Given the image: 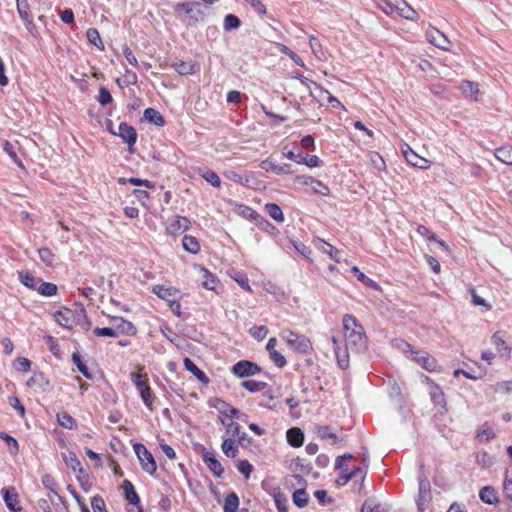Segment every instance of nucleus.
<instances>
[{
	"mask_svg": "<svg viewBox=\"0 0 512 512\" xmlns=\"http://www.w3.org/2000/svg\"><path fill=\"white\" fill-rule=\"evenodd\" d=\"M223 453L229 458H235L239 452L238 447L232 439H224L221 445Z\"/></svg>",
	"mask_w": 512,
	"mask_h": 512,
	"instance_id": "nucleus-35",
	"label": "nucleus"
},
{
	"mask_svg": "<svg viewBox=\"0 0 512 512\" xmlns=\"http://www.w3.org/2000/svg\"><path fill=\"white\" fill-rule=\"evenodd\" d=\"M63 460L69 469L73 470L74 472H83L81 463L74 452L64 454Z\"/></svg>",
	"mask_w": 512,
	"mask_h": 512,
	"instance_id": "nucleus-28",
	"label": "nucleus"
},
{
	"mask_svg": "<svg viewBox=\"0 0 512 512\" xmlns=\"http://www.w3.org/2000/svg\"><path fill=\"white\" fill-rule=\"evenodd\" d=\"M491 342L495 346L498 354L506 359L510 358L511 349L506 344L500 332H495L491 337Z\"/></svg>",
	"mask_w": 512,
	"mask_h": 512,
	"instance_id": "nucleus-18",
	"label": "nucleus"
},
{
	"mask_svg": "<svg viewBox=\"0 0 512 512\" xmlns=\"http://www.w3.org/2000/svg\"><path fill=\"white\" fill-rule=\"evenodd\" d=\"M308 494L304 489H298L293 493V502L296 506L303 508L308 504Z\"/></svg>",
	"mask_w": 512,
	"mask_h": 512,
	"instance_id": "nucleus-42",
	"label": "nucleus"
},
{
	"mask_svg": "<svg viewBox=\"0 0 512 512\" xmlns=\"http://www.w3.org/2000/svg\"><path fill=\"white\" fill-rule=\"evenodd\" d=\"M133 449L141 463L142 469L148 474L153 475L157 470L153 455L141 443L134 444Z\"/></svg>",
	"mask_w": 512,
	"mask_h": 512,
	"instance_id": "nucleus-5",
	"label": "nucleus"
},
{
	"mask_svg": "<svg viewBox=\"0 0 512 512\" xmlns=\"http://www.w3.org/2000/svg\"><path fill=\"white\" fill-rule=\"evenodd\" d=\"M122 488L125 498L130 504L137 505L140 502V499L134 489V486L129 480L123 481Z\"/></svg>",
	"mask_w": 512,
	"mask_h": 512,
	"instance_id": "nucleus-22",
	"label": "nucleus"
},
{
	"mask_svg": "<svg viewBox=\"0 0 512 512\" xmlns=\"http://www.w3.org/2000/svg\"><path fill=\"white\" fill-rule=\"evenodd\" d=\"M460 90L466 98L473 101L479 100L480 90L477 83L468 80L462 81Z\"/></svg>",
	"mask_w": 512,
	"mask_h": 512,
	"instance_id": "nucleus-17",
	"label": "nucleus"
},
{
	"mask_svg": "<svg viewBox=\"0 0 512 512\" xmlns=\"http://www.w3.org/2000/svg\"><path fill=\"white\" fill-rule=\"evenodd\" d=\"M0 438H2L7 443L12 454H16L18 452L19 445L16 439L4 432H0Z\"/></svg>",
	"mask_w": 512,
	"mask_h": 512,
	"instance_id": "nucleus-55",
	"label": "nucleus"
},
{
	"mask_svg": "<svg viewBox=\"0 0 512 512\" xmlns=\"http://www.w3.org/2000/svg\"><path fill=\"white\" fill-rule=\"evenodd\" d=\"M284 156L289 160L296 161L299 164H305L311 168L318 167L321 163L320 158L316 155L303 156L302 154H295L294 152L289 151L284 153Z\"/></svg>",
	"mask_w": 512,
	"mask_h": 512,
	"instance_id": "nucleus-14",
	"label": "nucleus"
},
{
	"mask_svg": "<svg viewBox=\"0 0 512 512\" xmlns=\"http://www.w3.org/2000/svg\"><path fill=\"white\" fill-rule=\"evenodd\" d=\"M144 118L157 126H163L165 123L163 116L153 108L145 109Z\"/></svg>",
	"mask_w": 512,
	"mask_h": 512,
	"instance_id": "nucleus-33",
	"label": "nucleus"
},
{
	"mask_svg": "<svg viewBox=\"0 0 512 512\" xmlns=\"http://www.w3.org/2000/svg\"><path fill=\"white\" fill-rule=\"evenodd\" d=\"M266 213L276 222L281 223L284 221V214L281 208L275 203H268L265 205Z\"/></svg>",
	"mask_w": 512,
	"mask_h": 512,
	"instance_id": "nucleus-32",
	"label": "nucleus"
},
{
	"mask_svg": "<svg viewBox=\"0 0 512 512\" xmlns=\"http://www.w3.org/2000/svg\"><path fill=\"white\" fill-rule=\"evenodd\" d=\"M86 36L88 41L99 48L100 50H104L103 42L100 38V34L97 29L95 28H89L86 32Z\"/></svg>",
	"mask_w": 512,
	"mask_h": 512,
	"instance_id": "nucleus-40",
	"label": "nucleus"
},
{
	"mask_svg": "<svg viewBox=\"0 0 512 512\" xmlns=\"http://www.w3.org/2000/svg\"><path fill=\"white\" fill-rule=\"evenodd\" d=\"M190 225V221L186 217L175 216L173 217L168 226L167 231L171 235H179L185 232Z\"/></svg>",
	"mask_w": 512,
	"mask_h": 512,
	"instance_id": "nucleus-13",
	"label": "nucleus"
},
{
	"mask_svg": "<svg viewBox=\"0 0 512 512\" xmlns=\"http://www.w3.org/2000/svg\"><path fill=\"white\" fill-rule=\"evenodd\" d=\"M479 497L486 504H495L498 501L496 491L490 486L483 487L479 492Z\"/></svg>",
	"mask_w": 512,
	"mask_h": 512,
	"instance_id": "nucleus-30",
	"label": "nucleus"
},
{
	"mask_svg": "<svg viewBox=\"0 0 512 512\" xmlns=\"http://www.w3.org/2000/svg\"><path fill=\"white\" fill-rule=\"evenodd\" d=\"M274 500H275V504L278 509V512H287V507H286L287 499L283 494H280V493L276 494L274 496Z\"/></svg>",
	"mask_w": 512,
	"mask_h": 512,
	"instance_id": "nucleus-62",
	"label": "nucleus"
},
{
	"mask_svg": "<svg viewBox=\"0 0 512 512\" xmlns=\"http://www.w3.org/2000/svg\"><path fill=\"white\" fill-rule=\"evenodd\" d=\"M54 320L64 328H72L75 323V313L63 307L53 314Z\"/></svg>",
	"mask_w": 512,
	"mask_h": 512,
	"instance_id": "nucleus-12",
	"label": "nucleus"
},
{
	"mask_svg": "<svg viewBox=\"0 0 512 512\" xmlns=\"http://www.w3.org/2000/svg\"><path fill=\"white\" fill-rule=\"evenodd\" d=\"M318 436L322 439L331 440L334 444L337 441V436L332 432L329 426H320L317 428Z\"/></svg>",
	"mask_w": 512,
	"mask_h": 512,
	"instance_id": "nucleus-48",
	"label": "nucleus"
},
{
	"mask_svg": "<svg viewBox=\"0 0 512 512\" xmlns=\"http://www.w3.org/2000/svg\"><path fill=\"white\" fill-rule=\"evenodd\" d=\"M204 462L209 470L217 477H221L224 472V468L221 463L210 453H205L203 456Z\"/></svg>",
	"mask_w": 512,
	"mask_h": 512,
	"instance_id": "nucleus-20",
	"label": "nucleus"
},
{
	"mask_svg": "<svg viewBox=\"0 0 512 512\" xmlns=\"http://www.w3.org/2000/svg\"><path fill=\"white\" fill-rule=\"evenodd\" d=\"M16 5H17V11H18L20 18L24 22L26 28L28 30H31V27L34 24H33V19H32L31 13H30V7H29L28 1L27 0H16Z\"/></svg>",
	"mask_w": 512,
	"mask_h": 512,
	"instance_id": "nucleus-16",
	"label": "nucleus"
},
{
	"mask_svg": "<svg viewBox=\"0 0 512 512\" xmlns=\"http://www.w3.org/2000/svg\"><path fill=\"white\" fill-rule=\"evenodd\" d=\"M182 246L184 250L191 254H197L200 251V245L197 239L189 235L183 237Z\"/></svg>",
	"mask_w": 512,
	"mask_h": 512,
	"instance_id": "nucleus-31",
	"label": "nucleus"
},
{
	"mask_svg": "<svg viewBox=\"0 0 512 512\" xmlns=\"http://www.w3.org/2000/svg\"><path fill=\"white\" fill-rule=\"evenodd\" d=\"M180 75H190L194 73V64L192 62L177 61L172 65Z\"/></svg>",
	"mask_w": 512,
	"mask_h": 512,
	"instance_id": "nucleus-39",
	"label": "nucleus"
},
{
	"mask_svg": "<svg viewBox=\"0 0 512 512\" xmlns=\"http://www.w3.org/2000/svg\"><path fill=\"white\" fill-rule=\"evenodd\" d=\"M343 333L345 339V350L341 351L338 340L332 337L334 352L340 368L349 366V351L359 354L367 349V337L363 326L350 314L343 317Z\"/></svg>",
	"mask_w": 512,
	"mask_h": 512,
	"instance_id": "nucleus-1",
	"label": "nucleus"
},
{
	"mask_svg": "<svg viewBox=\"0 0 512 512\" xmlns=\"http://www.w3.org/2000/svg\"><path fill=\"white\" fill-rule=\"evenodd\" d=\"M91 507L94 512H107L105 502L100 496H94L92 498Z\"/></svg>",
	"mask_w": 512,
	"mask_h": 512,
	"instance_id": "nucleus-58",
	"label": "nucleus"
},
{
	"mask_svg": "<svg viewBox=\"0 0 512 512\" xmlns=\"http://www.w3.org/2000/svg\"><path fill=\"white\" fill-rule=\"evenodd\" d=\"M183 364H184V367L186 368V370L191 372L200 382H202L204 384L209 383V379L205 375V373L202 370H200L190 358H188V357L184 358Z\"/></svg>",
	"mask_w": 512,
	"mask_h": 512,
	"instance_id": "nucleus-21",
	"label": "nucleus"
},
{
	"mask_svg": "<svg viewBox=\"0 0 512 512\" xmlns=\"http://www.w3.org/2000/svg\"><path fill=\"white\" fill-rule=\"evenodd\" d=\"M369 465V456L367 451L363 453L362 459H361V466H358L354 468L353 470L348 469L349 475H351V479H361L364 480L367 474V468Z\"/></svg>",
	"mask_w": 512,
	"mask_h": 512,
	"instance_id": "nucleus-19",
	"label": "nucleus"
},
{
	"mask_svg": "<svg viewBox=\"0 0 512 512\" xmlns=\"http://www.w3.org/2000/svg\"><path fill=\"white\" fill-rule=\"evenodd\" d=\"M369 160L371 165L378 171L385 169V161L380 154L373 152L369 154Z\"/></svg>",
	"mask_w": 512,
	"mask_h": 512,
	"instance_id": "nucleus-51",
	"label": "nucleus"
},
{
	"mask_svg": "<svg viewBox=\"0 0 512 512\" xmlns=\"http://www.w3.org/2000/svg\"><path fill=\"white\" fill-rule=\"evenodd\" d=\"M31 362L27 358L19 357L15 360V367L18 371L28 372L30 370Z\"/></svg>",
	"mask_w": 512,
	"mask_h": 512,
	"instance_id": "nucleus-61",
	"label": "nucleus"
},
{
	"mask_svg": "<svg viewBox=\"0 0 512 512\" xmlns=\"http://www.w3.org/2000/svg\"><path fill=\"white\" fill-rule=\"evenodd\" d=\"M426 38L431 44H433L437 48H440L442 50H449L450 48L449 39L438 29H429L426 32Z\"/></svg>",
	"mask_w": 512,
	"mask_h": 512,
	"instance_id": "nucleus-10",
	"label": "nucleus"
},
{
	"mask_svg": "<svg viewBox=\"0 0 512 512\" xmlns=\"http://www.w3.org/2000/svg\"><path fill=\"white\" fill-rule=\"evenodd\" d=\"M287 441L293 447H300L303 444L304 435L299 428H290L287 433Z\"/></svg>",
	"mask_w": 512,
	"mask_h": 512,
	"instance_id": "nucleus-24",
	"label": "nucleus"
},
{
	"mask_svg": "<svg viewBox=\"0 0 512 512\" xmlns=\"http://www.w3.org/2000/svg\"><path fill=\"white\" fill-rule=\"evenodd\" d=\"M239 506V498L238 496L232 492L230 493L224 501V512H236Z\"/></svg>",
	"mask_w": 512,
	"mask_h": 512,
	"instance_id": "nucleus-38",
	"label": "nucleus"
},
{
	"mask_svg": "<svg viewBox=\"0 0 512 512\" xmlns=\"http://www.w3.org/2000/svg\"><path fill=\"white\" fill-rule=\"evenodd\" d=\"M235 212L238 215H241V216H243L247 219H251V220H257L258 218H261V216L257 212H255L253 209H251L250 207L243 205V204H236Z\"/></svg>",
	"mask_w": 512,
	"mask_h": 512,
	"instance_id": "nucleus-34",
	"label": "nucleus"
},
{
	"mask_svg": "<svg viewBox=\"0 0 512 512\" xmlns=\"http://www.w3.org/2000/svg\"><path fill=\"white\" fill-rule=\"evenodd\" d=\"M212 407H214L220 414L229 418H240L239 410L228 404L222 399L214 398L210 401Z\"/></svg>",
	"mask_w": 512,
	"mask_h": 512,
	"instance_id": "nucleus-11",
	"label": "nucleus"
},
{
	"mask_svg": "<svg viewBox=\"0 0 512 512\" xmlns=\"http://www.w3.org/2000/svg\"><path fill=\"white\" fill-rule=\"evenodd\" d=\"M429 394L431 397V400L435 405H439L444 407L445 406V398L442 390L437 385H432L429 389Z\"/></svg>",
	"mask_w": 512,
	"mask_h": 512,
	"instance_id": "nucleus-36",
	"label": "nucleus"
},
{
	"mask_svg": "<svg viewBox=\"0 0 512 512\" xmlns=\"http://www.w3.org/2000/svg\"><path fill=\"white\" fill-rule=\"evenodd\" d=\"M494 391L498 393H510L512 392V380L497 382L494 386Z\"/></svg>",
	"mask_w": 512,
	"mask_h": 512,
	"instance_id": "nucleus-57",
	"label": "nucleus"
},
{
	"mask_svg": "<svg viewBox=\"0 0 512 512\" xmlns=\"http://www.w3.org/2000/svg\"><path fill=\"white\" fill-rule=\"evenodd\" d=\"M224 29L226 31L237 29L240 26V20L233 14H228L224 18Z\"/></svg>",
	"mask_w": 512,
	"mask_h": 512,
	"instance_id": "nucleus-49",
	"label": "nucleus"
},
{
	"mask_svg": "<svg viewBox=\"0 0 512 512\" xmlns=\"http://www.w3.org/2000/svg\"><path fill=\"white\" fill-rule=\"evenodd\" d=\"M40 259L48 266H51L54 262L55 255L48 248H41L38 250Z\"/></svg>",
	"mask_w": 512,
	"mask_h": 512,
	"instance_id": "nucleus-52",
	"label": "nucleus"
},
{
	"mask_svg": "<svg viewBox=\"0 0 512 512\" xmlns=\"http://www.w3.org/2000/svg\"><path fill=\"white\" fill-rule=\"evenodd\" d=\"M57 421L60 426L66 428V429H73L75 427L74 418L67 412L58 413Z\"/></svg>",
	"mask_w": 512,
	"mask_h": 512,
	"instance_id": "nucleus-41",
	"label": "nucleus"
},
{
	"mask_svg": "<svg viewBox=\"0 0 512 512\" xmlns=\"http://www.w3.org/2000/svg\"><path fill=\"white\" fill-rule=\"evenodd\" d=\"M237 469L245 476L246 479H248L253 470V466L247 460H240L237 464Z\"/></svg>",
	"mask_w": 512,
	"mask_h": 512,
	"instance_id": "nucleus-59",
	"label": "nucleus"
},
{
	"mask_svg": "<svg viewBox=\"0 0 512 512\" xmlns=\"http://www.w3.org/2000/svg\"><path fill=\"white\" fill-rule=\"evenodd\" d=\"M3 149L4 151L10 156V158L14 161V163H16L19 167H22V162L19 160L17 154H16V151H15V148L13 146V144H11L10 142L6 141L3 145Z\"/></svg>",
	"mask_w": 512,
	"mask_h": 512,
	"instance_id": "nucleus-56",
	"label": "nucleus"
},
{
	"mask_svg": "<svg viewBox=\"0 0 512 512\" xmlns=\"http://www.w3.org/2000/svg\"><path fill=\"white\" fill-rule=\"evenodd\" d=\"M203 178L214 187H219L221 184L220 177L212 170H206L202 174Z\"/></svg>",
	"mask_w": 512,
	"mask_h": 512,
	"instance_id": "nucleus-54",
	"label": "nucleus"
},
{
	"mask_svg": "<svg viewBox=\"0 0 512 512\" xmlns=\"http://www.w3.org/2000/svg\"><path fill=\"white\" fill-rule=\"evenodd\" d=\"M403 154L406 161L414 167L420 169H428L430 167V161L419 156L410 147H407V149L403 151Z\"/></svg>",
	"mask_w": 512,
	"mask_h": 512,
	"instance_id": "nucleus-15",
	"label": "nucleus"
},
{
	"mask_svg": "<svg viewBox=\"0 0 512 512\" xmlns=\"http://www.w3.org/2000/svg\"><path fill=\"white\" fill-rule=\"evenodd\" d=\"M19 280L20 282L30 288V289H36V279L35 277L29 273V272H26V271H22L19 273Z\"/></svg>",
	"mask_w": 512,
	"mask_h": 512,
	"instance_id": "nucleus-45",
	"label": "nucleus"
},
{
	"mask_svg": "<svg viewBox=\"0 0 512 512\" xmlns=\"http://www.w3.org/2000/svg\"><path fill=\"white\" fill-rule=\"evenodd\" d=\"M495 436L496 434L493 428L488 423H484L477 433V439L480 442L488 441L490 439H493Z\"/></svg>",
	"mask_w": 512,
	"mask_h": 512,
	"instance_id": "nucleus-37",
	"label": "nucleus"
},
{
	"mask_svg": "<svg viewBox=\"0 0 512 512\" xmlns=\"http://www.w3.org/2000/svg\"><path fill=\"white\" fill-rule=\"evenodd\" d=\"M377 5L387 15L397 13L408 20L418 19L417 12L405 0H380Z\"/></svg>",
	"mask_w": 512,
	"mask_h": 512,
	"instance_id": "nucleus-2",
	"label": "nucleus"
},
{
	"mask_svg": "<svg viewBox=\"0 0 512 512\" xmlns=\"http://www.w3.org/2000/svg\"><path fill=\"white\" fill-rule=\"evenodd\" d=\"M199 272L201 274L202 287L208 290H215L216 278L206 268L199 267Z\"/></svg>",
	"mask_w": 512,
	"mask_h": 512,
	"instance_id": "nucleus-25",
	"label": "nucleus"
},
{
	"mask_svg": "<svg viewBox=\"0 0 512 512\" xmlns=\"http://www.w3.org/2000/svg\"><path fill=\"white\" fill-rule=\"evenodd\" d=\"M113 321L116 329L121 333L128 335H134L136 333L135 326L131 322L124 320L122 317H115Z\"/></svg>",
	"mask_w": 512,
	"mask_h": 512,
	"instance_id": "nucleus-26",
	"label": "nucleus"
},
{
	"mask_svg": "<svg viewBox=\"0 0 512 512\" xmlns=\"http://www.w3.org/2000/svg\"><path fill=\"white\" fill-rule=\"evenodd\" d=\"M318 249L324 253L330 256L331 259L335 260L336 262L341 261V252L336 249L331 244L321 240L318 245Z\"/></svg>",
	"mask_w": 512,
	"mask_h": 512,
	"instance_id": "nucleus-27",
	"label": "nucleus"
},
{
	"mask_svg": "<svg viewBox=\"0 0 512 512\" xmlns=\"http://www.w3.org/2000/svg\"><path fill=\"white\" fill-rule=\"evenodd\" d=\"M495 157L506 165H512V146H505L495 150Z\"/></svg>",
	"mask_w": 512,
	"mask_h": 512,
	"instance_id": "nucleus-29",
	"label": "nucleus"
},
{
	"mask_svg": "<svg viewBox=\"0 0 512 512\" xmlns=\"http://www.w3.org/2000/svg\"><path fill=\"white\" fill-rule=\"evenodd\" d=\"M130 380L136 386L145 406L152 409L154 398L151 393V388L147 383V375L142 373H131Z\"/></svg>",
	"mask_w": 512,
	"mask_h": 512,
	"instance_id": "nucleus-4",
	"label": "nucleus"
},
{
	"mask_svg": "<svg viewBox=\"0 0 512 512\" xmlns=\"http://www.w3.org/2000/svg\"><path fill=\"white\" fill-rule=\"evenodd\" d=\"M330 94H331L330 92H328L327 90L322 89L321 87H319L317 85L315 86L314 90H310V95L315 100H317V102H319L321 105L325 104V102L328 100V96Z\"/></svg>",
	"mask_w": 512,
	"mask_h": 512,
	"instance_id": "nucleus-44",
	"label": "nucleus"
},
{
	"mask_svg": "<svg viewBox=\"0 0 512 512\" xmlns=\"http://www.w3.org/2000/svg\"><path fill=\"white\" fill-rule=\"evenodd\" d=\"M72 361L77 366L78 370L87 378L92 379V375L88 367L82 362L81 356L78 353H73Z\"/></svg>",
	"mask_w": 512,
	"mask_h": 512,
	"instance_id": "nucleus-46",
	"label": "nucleus"
},
{
	"mask_svg": "<svg viewBox=\"0 0 512 512\" xmlns=\"http://www.w3.org/2000/svg\"><path fill=\"white\" fill-rule=\"evenodd\" d=\"M152 292L168 304L180 298V291L172 286L154 285Z\"/></svg>",
	"mask_w": 512,
	"mask_h": 512,
	"instance_id": "nucleus-9",
	"label": "nucleus"
},
{
	"mask_svg": "<svg viewBox=\"0 0 512 512\" xmlns=\"http://www.w3.org/2000/svg\"><path fill=\"white\" fill-rule=\"evenodd\" d=\"M3 498H4L6 506L11 511L16 512V511L20 510V507L18 506V495L13 488L5 489Z\"/></svg>",
	"mask_w": 512,
	"mask_h": 512,
	"instance_id": "nucleus-23",
	"label": "nucleus"
},
{
	"mask_svg": "<svg viewBox=\"0 0 512 512\" xmlns=\"http://www.w3.org/2000/svg\"><path fill=\"white\" fill-rule=\"evenodd\" d=\"M241 386L248 390L249 392L253 393L261 391L266 386V383L255 380H246L241 383Z\"/></svg>",
	"mask_w": 512,
	"mask_h": 512,
	"instance_id": "nucleus-47",
	"label": "nucleus"
},
{
	"mask_svg": "<svg viewBox=\"0 0 512 512\" xmlns=\"http://www.w3.org/2000/svg\"><path fill=\"white\" fill-rule=\"evenodd\" d=\"M280 337L296 353L310 354L313 349L310 339L303 334L286 329L280 333Z\"/></svg>",
	"mask_w": 512,
	"mask_h": 512,
	"instance_id": "nucleus-3",
	"label": "nucleus"
},
{
	"mask_svg": "<svg viewBox=\"0 0 512 512\" xmlns=\"http://www.w3.org/2000/svg\"><path fill=\"white\" fill-rule=\"evenodd\" d=\"M432 499L430 483L427 479L419 477V491L416 504L419 512H424Z\"/></svg>",
	"mask_w": 512,
	"mask_h": 512,
	"instance_id": "nucleus-6",
	"label": "nucleus"
},
{
	"mask_svg": "<svg viewBox=\"0 0 512 512\" xmlns=\"http://www.w3.org/2000/svg\"><path fill=\"white\" fill-rule=\"evenodd\" d=\"M251 336L258 341L263 340L268 334V328L264 325L262 326H253L249 330Z\"/></svg>",
	"mask_w": 512,
	"mask_h": 512,
	"instance_id": "nucleus-50",
	"label": "nucleus"
},
{
	"mask_svg": "<svg viewBox=\"0 0 512 512\" xmlns=\"http://www.w3.org/2000/svg\"><path fill=\"white\" fill-rule=\"evenodd\" d=\"M118 135L125 143L128 144L130 152H133V146L137 140L136 130L125 122H122L118 126V132H113Z\"/></svg>",
	"mask_w": 512,
	"mask_h": 512,
	"instance_id": "nucleus-8",
	"label": "nucleus"
},
{
	"mask_svg": "<svg viewBox=\"0 0 512 512\" xmlns=\"http://www.w3.org/2000/svg\"><path fill=\"white\" fill-rule=\"evenodd\" d=\"M361 512H385V510L380 505L375 504L373 500L367 499L361 507Z\"/></svg>",
	"mask_w": 512,
	"mask_h": 512,
	"instance_id": "nucleus-53",
	"label": "nucleus"
},
{
	"mask_svg": "<svg viewBox=\"0 0 512 512\" xmlns=\"http://www.w3.org/2000/svg\"><path fill=\"white\" fill-rule=\"evenodd\" d=\"M42 483L45 486V488L49 489L53 494L58 495V493L55 489L56 481L51 475H49V474L43 475Z\"/></svg>",
	"mask_w": 512,
	"mask_h": 512,
	"instance_id": "nucleus-60",
	"label": "nucleus"
},
{
	"mask_svg": "<svg viewBox=\"0 0 512 512\" xmlns=\"http://www.w3.org/2000/svg\"><path fill=\"white\" fill-rule=\"evenodd\" d=\"M36 289L41 295L46 297L54 296L58 290L55 284L49 282H41Z\"/></svg>",
	"mask_w": 512,
	"mask_h": 512,
	"instance_id": "nucleus-43",
	"label": "nucleus"
},
{
	"mask_svg": "<svg viewBox=\"0 0 512 512\" xmlns=\"http://www.w3.org/2000/svg\"><path fill=\"white\" fill-rule=\"evenodd\" d=\"M503 490L507 498L512 500V477L508 475L505 476Z\"/></svg>",
	"mask_w": 512,
	"mask_h": 512,
	"instance_id": "nucleus-64",
	"label": "nucleus"
},
{
	"mask_svg": "<svg viewBox=\"0 0 512 512\" xmlns=\"http://www.w3.org/2000/svg\"><path fill=\"white\" fill-rule=\"evenodd\" d=\"M98 101L101 105H107L112 101V96L106 88H104V87L100 88Z\"/></svg>",
	"mask_w": 512,
	"mask_h": 512,
	"instance_id": "nucleus-63",
	"label": "nucleus"
},
{
	"mask_svg": "<svg viewBox=\"0 0 512 512\" xmlns=\"http://www.w3.org/2000/svg\"><path fill=\"white\" fill-rule=\"evenodd\" d=\"M260 372V367L253 362L241 360L233 365L232 373L240 378L254 376Z\"/></svg>",
	"mask_w": 512,
	"mask_h": 512,
	"instance_id": "nucleus-7",
	"label": "nucleus"
}]
</instances>
